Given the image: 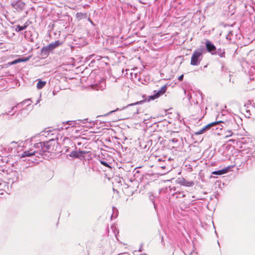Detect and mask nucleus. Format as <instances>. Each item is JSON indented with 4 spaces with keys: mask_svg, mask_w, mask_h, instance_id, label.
<instances>
[{
    "mask_svg": "<svg viewBox=\"0 0 255 255\" xmlns=\"http://www.w3.org/2000/svg\"><path fill=\"white\" fill-rule=\"evenodd\" d=\"M76 17L78 20H80L82 19L87 18L88 15L87 13L78 12L76 15Z\"/></svg>",
    "mask_w": 255,
    "mask_h": 255,
    "instance_id": "nucleus-14",
    "label": "nucleus"
},
{
    "mask_svg": "<svg viewBox=\"0 0 255 255\" xmlns=\"http://www.w3.org/2000/svg\"><path fill=\"white\" fill-rule=\"evenodd\" d=\"M197 115L199 116L197 117V118H195V119H197V120H198L199 121H200L203 118V115L202 114V110L200 107H197Z\"/></svg>",
    "mask_w": 255,
    "mask_h": 255,
    "instance_id": "nucleus-17",
    "label": "nucleus"
},
{
    "mask_svg": "<svg viewBox=\"0 0 255 255\" xmlns=\"http://www.w3.org/2000/svg\"><path fill=\"white\" fill-rule=\"evenodd\" d=\"M100 163H101L102 165H104V166H106V167H110V165H109V164L108 163V162H106V161H105L101 160V161H100Z\"/></svg>",
    "mask_w": 255,
    "mask_h": 255,
    "instance_id": "nucleus-22",
    "label": "nucleus"
},
{
    "mask_svg": "<svg viewBox=\"0 0 255 255\" xmlns=\"http://www.w3.org/2000/svg\"><path fill=\"white\" fill-rule=\"evenodd\" d=\"M56 144L57 142L53 139L46 142L36 143L28 150L23 151L20 155V157H32V156L39 157V155H42L44 152L53 151Z\"/></svg>",
    "mask_w": 255,
    "mask_h": 255,
    "instance_id": "nucleus-1",
    "label": "nucleus"
},
{
    "mask_svg": "<svg viewBox=\"0 0 255 255\" xmlns=\"http://www.w3.org/2000/svg\"><path fill=\"white\" fill-rule=\"evenodd\" d=\"M75 121H67L65 124L63 123V126L62 127V129H72L73 130V128L75 126Z\"/></svg>",
    "mask_w": 255,
    "mask_h": 255,
    "instance_id": "nucleus-9",
    "label": "nucleus"
},
{
    "mask_svg": "<svg viewBox=\"0 0 255 255\" xmlns=\"http://www.w3.org/2000/svg\"><path fill=\"white\" fill-rule=\"evenodd\" d=\"M203 49H198L195 50L192 54V65H198L200 64V61L203 58Z\"/></svg>",
    "mask_w": 255,
    "mask_h": 255,
    "instance_id": "nucleus-3",
    "label": "nucleus"
},
{
    "mask_svg": "<svg viewBox=\"0 0 255 255\" xmlns=\"http://www.w3.org/2000/svg\"><path fill=\"white\" fill-rule=\"evenodd\" d=\"M196 96L197 99H196V102L195 103L196 104H198V103L202 101V96L200 93H197L196 94Z\"/></svg>",
    "mask_w": 255,
    "mask_h": 255,
    "instance_id": "nucleus-20",
    "label": "nucleus"
},
{
    "mask_svg": "<svg viewBox=\"0 0 255 255\" xmlns=\"http://www.w3.org/2000/svg\"><path fill=\"white\" fill-rule=\"evenodd\" d=\"M238 130L230 129H225V138L232 136L234 135H239Z\"/></svg>",
    "mask_w": 255,
    "mask_h": 255,
    "instance_id": "nucleus-12",
    "label": "nucleus"
},
{
    "mask_svg": "<svg viewBox=\"0 0 255 255\" xmlns=\"http://www.w3.org/2000/svg\"><path fill=\"white\" fill-rule=\"evenodd\" d=\"M217 124H218V122H217V121L210 123L208 125L205 126L204 128H203L202 129H201L199 131L195 132V134L198 135V134H202L205 131L209 129L211 127H212L214 126H215Z\"/></svg>",
    "mask_w": 255,
    "mask_h": 255,
    "instance_id": "nucleus-8",
    "label": "nucleus"
},
{
    "mask_svg": "<svg viewBox=\"0 0 255 255\" xmlns=\"http://www.w3.org/2000/svg\"><path fill=\"white\" fill-rule=\"evenodd\" d=\"M143 101H140L136 102L135 103H132V104H129V105H128L127 106V107H128L129 106H131L141 104H142L143 103Z\"/></svg>",
    "mask_w": 255,
    "mask_h": 255,
    "instance_id": "nucleus-21",
    "label": "nucleus"
},
{
    "mask_svg": "<svg viewBox=\"0 0 255 255\" xmlns=\"http://www.w3.org/2000/svg\"><path fill=\"white\" fill-rule=\"evenodd\" d=\"M138 113V109H136L135 111L134 112L133 114H136Z\"/></svg>",
    "mask_w": 255,
    "mask_h": 255,
    "instance_id": "nucleus-28",
    "label": "nucleus"
},
{
    "mask_svg": "<svg viewBox=\"0 0 255 255\" xmlns=\"http://www.w3.org/2000/svg\"><path fill=\"white\" fill-rule=\"evenodd\" d=\"M106 87V84L103 81L101 83L100 86L95 85L93 86V89H96L97 90H104Z\"/></svg>",
    "mask_w": 255,
    "mask_h": 255,
    "instance_id": "nucleus-15",
    "label": "nucleus"
},
{
    "mask_svg": "<svg viewBox=\"0 0 255 255\" xmlns=\"http://www.w3.org/2000/svg\"><path fill=\"white\" fill-rule=\"evenodd\" d=\"M87 121V119H84V120H82V121L83 122V123H85V122Z\"/></svg>",
    "mask_w": 255,
    "mask_h": 255,
    "instance_id": "nucleus-30",
    "label": "nucleus"
},
{
    "mask_svg": "<svg viewBox=\"0 0 255 255\" xmlns=\"http://www.w3.org/2000/svg\"><path fill=\"white\" fill-rule=\"evenodd\" d=\"M119 109L118 108L116 110H114V111H112L110 112L108 114L109 115V114H111V113H113V112H114L115 111H119Z\"/></svg>",
    "mask_w": 255,
    "mask_h": 255,
    "instance_id": "nucleus-26",
    "label": "nucleus"
},
{
    "mask_svg": "<svg viewBox=\"0 0 255 255\" xmlns=\"http://www.w3.org/2000/svg\"><path fill=\"white\" fill-rule=\"evenodd\" d=\"M172 141L173 142H175V141H177V140L174 138V139H172Z\"/></svg>",
    "mask_w": 255,
    "mask_h": 255,
    "instance_id": "nucleus-31",
    "label": "nucleus"
},
{
    "mask_svg": "<svg viewBox=\"0 0 255 255\" xmlns=\"http://www.w3.org/2000/svg\"><path fill=\"white\" fill-rule=\"evenodd\" d=\"M39 100H38V101H37V103H36V104H37V103H39Z\"/></svg>",
    "mask_w": 255,
    "mask_h": 255,
    "instance_id": "nucleus-33",
    "label": "nucleus"
},
{
    "mask_svg": "<svg viewBox=\"0 0 255 255\" xmlns=\"http://www.w3.org/2000/svg\"><path fill=\"white\" fill-rule=\"evenodd\" d=\"M88 21H89V22H90L91 23H92V24H94V23H93V21H92V20H91L89 18H88Z\"/></svg>",
    "mask_w": 255,
    "mask_h": 255,
    "instance_id": "nucleus-27",
    "label": "nucleus"
},
{
    "mask_svg": "<svg viewBox=\"0 0 255 255\" xmlns=\"http://www.w3.org/2000/svg\"><path fill=\"white\" fill-rule=\"evenodd\" d=\"M214 54L218 55L221 57H225V52L224 50L222 49H218L217 51H215L214 53Z\"/></svg>",
    "mask_w": 255,
    "mask_h": 255,
    "instance_id": "nucleus-16",
    "label": "nucleus"
},
{
    "mask_svg": "<svg viewBox=\"0 0 255 255\" xmlns=\"http://www.w3.org/2000/svg\"><path fill=\"white\" fill-rule=\"evenodd\" d=\"M167 90V87L166 85L162 86L159 90H158L156 93H155L153 95L149 96V98L148 101H149L150 100H153L155 99L158 98L160 96L163 94Z\"/></svg>",
    "mask_w": 255,
    "mask_h": 255,
    "instance_id": "nucleus-5",
    "label": "nucleus"
},
{
    "mask_svg": "<svg viewBox=\"0 0 255 255\" xmlns=\"http://www.w3.org/2000/svg\"><path fill=\"white\" fill-rule=\"evenodd\" d=\"M254 156L255 157V151H254Z\"/></svg>",
    "mask_w": 255,
    "mask_h": 255,
    "instance_id": "nucleus-34",
    "label": "nucleus"
},
{
    "mask_svg": "<svg viewBox=\"0 0 255 255\" xmlns=\"http://www.w3.org/2000/svg\"><path fill=\"white\" fill-rule=\"evenodd\" d=\"M22 60H15L13 61L12 62V64H16L17 63V62H19V61H22Z\"/></svg>",
    "mask_w": 255,
    "mask_h": 255,
    "instance_id": "nucleus-24",
    "label": "nucleus"
},
{
    "mask_svg": "<svg viewBox=\"0 0 255 255\" xmlns=\"http://www.w3.org/2000/svg\"><path fill=\"white\" fill-rule=\"evenodd\" d=\"M191 97V96H190L189 97V99H190V98Z\"/></svg>",
    "mask_w": 255,
    "mask_h": 255,
    "instance_id": "nucleus-37",
    "label": "nucleus"
},
{
    "mask_svg": "<svg viewBox=\"0 0 255 255\" xmlns=\"http://www.w3.org/2000/svg\"><path fill=\"white\" fill-rule=\"evenodd\" d=\"M230 104L231 106H234V105L238 106V103L236 101H232L230 102Z\"/></svg>",
    "mask_w": 255,
    "mask_h": 255,
    "instance_id": "nucleus-23",
    "label": "nucleus"
},
{
    "mask_svg": "<svg viewBox=\"0 0 255 255\" xmlns=\"http://www.w3.org/2000/svg\"><path fill=\"white\" fill-rule=\"evenodd\" d=\"M62 44L59 40L55 41L54 42L50 43L47 46L43 48V50L47 51H51Z\"/></svg>",
    "mask_w": 255,
    "mask_h": 255,
    "instance_id": "nucleus-7",
    "label": "nucleus"
},
{
    "mask_svg": "<svg viewBox=\"0 0 255 255\" xmlns=\"http://www.w3.org/2000/svg\"><path fill=\"white\" fill-rule=\"evenodd\" d=\"M45 84H46V82L39 80L37 84V88L38 89H41L43 87H44V86L45 85Z\"/></svg>",
    "mask_w": 255,
    "mask_h": 255,
    "instance_id": "nucleus-19",
    "label": "nucleus"
},
{
    "mask_svg": "<svg viewBox=\"0 0 255 255\" xmlns=\"http://www.w3.org/2000/svg\"><path fill=\"white\" fill-rule=\"evenodd\" d=\"M86 153L87 151L80 150L78 151H73L70 153L69 156L73 158H79Z\"/></svg>",
    "mask_w": 255,
    "mask_h": 255,
    "instance_id": "nucleus-10",
    "label": "nucleus"
},
{
    "mask_svg": "<svg viewBox=\"0 0 255 255\" xmlns=\"http://www.w3.org/2000/svg\"><path fill=\"white\" fill-rule=\"evenodd\" d=\"M27 26L28 25L26 23H25L22 26H20L19 25H16L15 27V31L17 32H19L20 31L24 30L27 27Z\"/></svg>",
    "mask_w": 255,
    "mask_h": 255,
    "instance_id": "nucleus-18",
    "label": "nucleus"
},
{
    "mask_svg": "<svg viewBox=\"0 0 255 255\" xmlns=\"http://www.w3.org/2000/svg\"><path fill=\"white\" fill-rule=\"evenodd\" d=\"M183 76L184 75H181L180 76H179L178 78V79L179 80V81H182L183 80Z\"/></svg>",
    "mask_w": 255,
    "mask_h": 255,
    "instance_id": "nucleus-25",
    "label": "nucleus"
},
{
    "mask_svg": "<svg viewBox=\"0 0 255 255\" xmlns=\"http://www.w3.org/2000/svg\"><path fill=\"white\" fill-rule=\"evenodd\" d=\"M206 46L207 51L213 55L214 52L216 51L215 46L211 41H207L206 43Z\"/></svg>",
    "mask_w": 255,
    "mask_h": 255,
    "instance_id": "nucleus-11",
    "label": "nucleus"
},
{
    "mask_svg": "<svg viewBox=\"0 0 255 255\" xmlns=\"http://www.w3.org/2000/svg\"><path fill=\"white\" fill-rule=\"evenodd\" d=\"M253 60L254 61V63L255 64V55L253 57Z\"/></svg>",
    "mask_w": 255,
    "mask_h": 255,
    "instance_id": "nucleus-29",
    "label": "nucleus"
},
{
    "mask_svg": "<svg viewBox=\"0 0 255 255\" xmlns=\"http://www.w3.org/2000/svg\"><path fill=\"white\" fill-rule=\"evenodd\" d=\"M139 252L141 251V249H139Z\"/></svg>",
    "mask_w": 255,
    "mask_h": 255,
    "instance_id": "nucleus-36",
    "label": "nucleus"
},
{
    "mask_svg": "<svg viewBox=\"0 0 255 255\" xmlns=\"http://www.w3.org/2000/svg\"><path fill=\"white\" fill-rule=\"evenodd\" d=\"M31 103H32V101L30 99H27L24 100L22 102L18 103L16 106L11 107L10 108H9V110H8L7 111H5V112L4 113H3L2 114L5 115H10L11 116L13 115L14 113H12L11 114L10 113L13 110H14L17 107V106H19L20 105L23 106L24 104H27V106H29L31 104Z\"/></svg>",
    "mask_w": 255,
    "mask_h": 255,
    "instance_id": "nucleus-4",
    "label": "nucleus"
},
{
    "mask_svg": "<svg viewBox=\"0 0 255 255\" xmlns=\"http://www.w3.org/2000/svg\"><path fill=\"white\" fill-rule=\"evenodd\" d=\"M228 168H224L221 170L213 171L212 174L217 175H221L226 173L228 172Z\"/></svg>",
    "mask_w": 255,
    "mask_h": 255,
    "instance_id": "nucleus-13",
    "label": "nucleus"
},
{
    "mask_svg": "<svg viewBox=\"0 0 255 255\" xmlns=\"http://www.w3.org/2000/svg\"><path fill=\"white\" fill-rule=\"evenodd\" d=\"M217 122L218 124H221V129L238 130L240 128L239 125L232 118L225 120L217 121Z\"/></svg>",
    "mask_w": 255,
    "mask_h": 255,
    "instance_id": "nucleus-2",
    "label": "nucleus"
},
{
    "mask_svg": "<svg viewBox=\"0 0 255 255\" xmlns=\"http://www.w3.org/2000/svg\"><path fill=\"white\" fill-rule=\"evenodd\" d=\"M39 100H38V101H37V103H36V104H37V103H39Z\"/></svg>",
    "mask_w": 255,
    "mask_h": 255,
    "instance_id": "nucleus-32",
    "label": "nucleus"
},
{
    "mask_svg": "<svg viewBox=\"0 0 255 255\" xmlns=\"http://www.w3.org/2000/svg\"><path fill=\"white\" fill-rule=\"evenodd\" d=\"M184 93H185V94H186V91H185V90H184Z\"/></svg>",
    "mask_w": 255,
    "mask_h": 255,
    "instance_id": "nucleus-35",
    "label": "nucleus"
},
{
    "mask_svg": "<svg viewBox=\"0 0 255 255\" xmlns=\"http://www.w3.org/2000/svg\"><path fill=\"white\" fill-rule=\"evenodd\" d=\"M11 6L17 11H22L25 6V3L21 0H17L11 3Z\"/></svg>",
    "mask_w": 255,
    "mask_h": 255,
    "instance_id": "nucleus-6",
    "label": "nucleus"
}]
</instances>
